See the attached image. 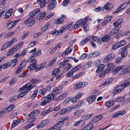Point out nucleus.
<instances>
[{
  "label": "nucleus",
  "instance_id": "29",
  "mask_svg": "<svg viewBox=\"0 0 130 130\" xmlns=\"http://www.w3.org/2000/svg\"><path fill=\"white\" fill-rule=\"evenodd\" d=\"M72 67L71 64L70 63L66 64L64 67V70L67 71L71 68Z\"/></svg>",
  "mask_w": 130,
  "mask_h": 130
},
{
  "label": "nucleus",
  "instance_id": "23",
  "mask_svg": "<svg viewBox=\"0 0 130 130\" xmlns=\"http://www.w3.org/2000/svg\"><path fill=\"white\" fill-rule=\"evenodd\" d=\"M63 124V123L60 119L58 122L56 123L54 126L52 127V128H57L61 126Z\"/></svg>",
  "mask_w": 130,
  "mask_h": 130
},
{
  "label": "nucleus",
  "instance_id": "30",
  "mask_svg": "<svg viewBox=\"0 0 130 130\" xmlns=\"http://www.w3.org/2000/svg\"><path fill=\"white\" fill-rule=\"evenodd\" d=\"M40 80L39 79H32L30 81V83L31 84H33V87H34L35 85V83H38L40 82Z\"/></svg>",
  "mask_w": 130,
  "mask_h": 130
},
{
  "label": "nucleus",
  "instance_id": "13",
  "mask_svg": "<svg viewBox=\"0 0 130 130\" xmlns=\"http://www.w3.org/2000/svg\"><path fill=\"white\" fill-rule=\"evenodd\" d=\"M130 85V78L127 79L125 80L123 83L121 85L122 86L123 89H124L126 87Z\"/></svg>",
  "mask_w": 130,
  "mask_h": 130
},
{
  "label": "nucleus",
  "instance_id": "53",
  "mask_svg": "<svg viewBox=\"0 0 130 130\" xmlns=\"http://www.w3.org/2000/svg\"><path fill=\"white\" fill-rule=\"evenodd\" d=\"M10 66L9 62H7L2 66V67L3 68L5 69L8 68Z\"/></svg>",
  "mask_w": 130,
  "mask_h": 130
},
{
  "label": "nucleus",
  "instance_id": "28",
  "mask_svg": "<svg viewBox=\"0 0 130 130\" xmlns=\"http://www.w3.org/2000/svg\"><path fill=\"white\" fill-rule=\"evenodd\" d=\"M14 23L13 21L10 22L9 21L7 22V28L8 29H10L13 27L15 25L14 24Z\"/></svg>",
  "mask_w": 130,
  "mask_h": 130
},
{
  "label": "nucleus",
  "instance_id": "46",
  "mask_svg": "<svg viewBox=\"0 0 130 130\" xmlns=\"http://www.w3.org/2000/svg\"><path fill=\"white\" fill-rule=\"evenodd\" d=\"M14 107V105L13 104L10 105L7 108H5L7 112H9L13 109Z\"/></svg>",
  "mask_w": 130,
  "mask_h": 130
},
{
  "label": "nucleus",
  "instance_id": "36",
  "mask_svg": "<svg viewBox=\"0 0 130 130\" xmlns=\"http://www.w3.org/2000/svg\"><path fill=\"white\" fill-rule=\"evenodd\" d=\"M106 66L110 70L112 71L115 65L113 63H108L107 64Z\"/></svg>",
  "mask_w": 130,
  "mask_h": 130
},
{
  "label": "nucleus",
  "instance_id": "61",
  "mask_svg": "<svg viewBox=\"0 0 130 130\" xmlns=\"http://www.w3.org/2000/svg\"><path fill=\"white\" fill-rule=\"evenodd\" d=\"M58 30H55L53 31H50L49 32V34L50 35H52L56 34V35H59L60 34H58Z\"/></svg>",
  "mask_w": 130,
  "mask_h": 130
},
{
  "label": "nucleus",
  "instance_id": "14",
  "mask_svg": "<svg viewBox=\"0 0 130 130\" xmlns=\"http://www.w3.org/2000/svg\"><path fill=\"white\" fill-rule=\"evenodd\" d=\"M123 88L121 85L118 86L113 91V93L115 94L120 92L124 89Z\"/></svg>",
  "mask_w": 130,
  "mask_h": 130
},
{
  "label": "nucleus",
  "instance_id": "43",
  "mask_svg": "<svg viewBox=\"0 0 130 130\" xmlns=\"http://www.w3.org/2000/svg\"><path fill=\"white\" fill-rule=\"evenodd\" d=\"M50 26V24L49 23L47 24L42 28V31L43 32H45L48 29V28Z\"/></svg>",
  "mask_w": 130,
  "mask_h": 130
},
{
  "label": "nucleus",
  "instance_id": "35",
  "mask_svg": "<svg viewBox=\"0 0 130 130\" xmlns=\"http://www.w3.org/2000/svg\"><path fill=\"white\" fill-rule=\"evenodd\" d=\"M114 103V101H107L106 104L105 105L108 107L109 108L112 106Z\"/></svg>",
  "mask_w": 130,
  "mask_h": 130
},
{
  "label": "nucleus",
  "instance_id": "60",
  "mask_svg": "<svg viewBox=\"0 0 130 130\" xmlns=\"http://www.w3.org/2000/svg\"><path fill=\"white\" fill-rule=\"evenodd\" d=\"M73 72L71 70L70 71H68L66 74V76L67 77H72L73 76Z\"/></svg>",
  "mask_w": 130,
  "mask_h": 130
},
{
  "label": "nucleus",
  "instance_id": "42",
  "mask_svg": "<svg viewBox=\"0 0 130 130\" xmlns=\"http://www.w3.org/2000/svg\"><path fill=\"white\" fill-rule=\"evenodd\" d=\"M130 72V67L127 68L121 71L120 73L121 74H124Z\"/></svg>",
  "mask_w": 130,
  "mask_h": 130
},
{
  "label": "nucleus",
  "instance_id": "27",
  "mask_svg": "<svg viewBox=\"0 0 130 130\" xmlns=\"http://www.w3.org/2000/svg\"><path fill=\"white\" fill-rule=\"evenodd\" d=\"M53 108L51 107L49 109L46 110H45L42 113H41V115L42 116H45L47 114L50 113L51 111L53 110Z\"/></svg>",
  "mask_w": 130,
  "mask_h": 130
},
{
  "label": "nucleus",
  "instance_id": "50",
  "mask_svg": "<svg viewBox=\"0 0 130 130\" xmlns=\"http://www.w3.org/2000/svg\"><path fill=\"white\" fill-rule=\"evenodd\" d=\"M83 73H80L77 74V75L73 76L72 78V80L73 81L74 79L75 78H77L80 77V76H82L83 75Z\"/></svg>",
  "mask_w": 130,
  "mask_h": 130
},
{
  "label": "nucleus",
  "instance_id": "19",
  "mask_svg": "<svg viewBox=\"0 0 130 130\" xmlns=\"http://www.w3.org/2000/svg\"><path fill=\"white\" fill-rule=\"evenodd\" d=\"M45 66L46 65L44 63L39 65L37 66L36 67L35 69V71L36 72H37L43 69L45 67Z\"/></svg>",
  "mask_w": 130,
  "mask_h": 130
},
{
  "label": "nucleus",
  "instance_id": "17",
  "mask_svg": "<svg viewBox=\"0 0 130 130\" xmlns=\"http://www.w3.org/2000/svg\"><path fill=\"white\" fill-rule=\"evenodd\" d=\"M13 11V9L12 8H11L9 10L5 13L4 16V18L6 19L10 17L12 14Z\"/></svg>",
  "mask_w": 130,
  "mask_h": 130
},
{
  "label": "nucleus",
  "instance_id": "12",
  "mask_svg": "<svg viewBox=\"0 0 130 130\" xmlns=\"http://www.w3.org/2000/svg\"><path fill=\"white\" fill-rule=\"evenodd\" d=\"M47 90L45 88H43L40 90L38 92V95L41 97L44 96L47 93Z\"/></svg>",
  "mask_w": 130,
  "mask_h": 130
},
{
  "label": "nucleus",
  "instance_id": "26",
  "mask_svg": "<svg viewBox=\"0 0 130 130\" xmlns=\"http://www.w3.org/2000/svg\"><path fill=\"white\" fill-rule=\"evenodd\" d=\"M126 44V42L124 40H122L116 43V46H118L119 47H120Z\"/></svg>",
  "mask_w": 130,
  "mask_h": 130
},
{
  "label": "nucleus",
  "instance_id": "10",
  "mask_svg": "<svg viewBox=\"0 0 130 130\" xmlns=\"http://www.w3.org/2000/svg\"><path fill=\"white\" fill-rule=\"evenodd\" d=\"M125 66L122 65L117 67L111 72L112 74H114L118 72L125 69Z\"/></svg>",
  "mask_w": 130,
  "mask_h": 130
},
{
  "label": "nucleus",
  "instance_id": "18",
  "mask_svg": "<svg viewBox=\"0 0 130 130\" xmlns=\"http://www.w3.org/2000/svg\"><path fill=\"white\" fill-rule=\"evenodd\" d=\"M96 96V95H91L87 99V101L89 102V104H91L95 100Z\"/></svg>",
  "mask_w": 130,
  "mask_h": 130
},
{
  "label": "nucleus",
  "instance_id": "7",
  "mask_svg": "<svg viewBox=\"0 0 130 130\" xmlns=\"http://www.w3.org/2000/svg\"><path fill=\"white\" fill-rule=\"evenodd\" d=\"M63 87L62 86H59L54 88L52 91V93L56 95L60 93L62 90Z\"/></svg>",
  "mask_w": 130,
  "mask_h": 130
},
{
  "label": "nucleus",
  "instance_id": "8",
  "mask_svg": "<svg viewBox=\"0 0 130 130\" xmlns=\"http://www.w3.org/2000/svg\"><path fill=\"white\" fill-rule=\"evenodd\" d=\"M73 108V107L70 106L65 109H63L62 110L59 111V113L61 115H63L70 111L72 110Z\"/></svg>",
  "mask_w": 130,
  "mask_h": 130
},
{
  "label": "nucleus",
  "instance_id": "4",
  "mask_svg": "<svg viewBox=\"0 0 130 130\" xmlns=\"http://www.w3.org/2000/svg\"><path fill=\"white\" fill-rule=\"evenodd\" d=\"M28 62H33L32 63L30 64L28 68L29 69L30 71H31L34 70L36 68V63L37 62V60L34 59V58H29L28 59Z\"/></svg>",
  "mask_w": 130,
  "mask_h": 130
},
{
  "label": "nucleus",
  "instance_id": "39",
  "mask_svg": "<svg viewBox=\"0 0 130 130\" xmlns=\"http://www.w3.org/2000/svg\"><path fill=\"white\" fill-rule=\"evenodd\" d=\"M81 65L80 64L78 65L77 66L75 67L72 68L71 70L73 72V73L77 71L78 69H79L81 68Z\"/></svg>",
  "mask_w": 130,
  "mask_h": 130
},
{
  "label": "nucleus",
  "instance_id": "52",
  "mask_svg": "<svg viewBox=\"0 0 130 130\" xmlns=\"http://www.w3.org/2000/svg\"><path fill=\"white\" fill-rule=\"evenodd\" d=\"M55 5L52 4L50 3L48 7V10H51L54 8L55 7Z\"/></svg>",
  "mask_w": 130,
  "mask_h": 130
},
{
  "label": "nucleus",
  "instance_id": "55",
  "mask_svg": "<svg viewBox=\"0 0 130 130\" xmlns=\"http://www.w3.org/2000/svg\"><path fill=\"white\" fill-rule=\"evenodd\" d=\"M20 97V96H19V95L18 96H17V95H15L14 96L12 97L9 100V101L11 102L14 101L16 99H18L19 98V97Z\"/></svg>",
  "mask_w": 130,
  "mask_h": 130
},
{
  "label": "nucleus",
  "instance_id": "1",
  "mask_svg": "<svg viewBox=\"0 0 130 130\" xmlns=\"http://www.w3.org/2000/svg\"><path fill=\"white\" fill-rule=\"evenodd\" d=\"M89 17H87L83 20L81 19L77 21L74 25V28L75 29L78 28L80 25L83 27L84 30L85 31H87L89 29L88 26L87 25L86 22L89 19Z\"/></svg>",
  "mask_w": 130,
  "mask_h": 130
},
{
  "label": "nucleus",
  "instance_id": "58",
  "mask_svg": "<svg viewBox=\"0 0 130 130\" xmlns=\"http://www.w3.org/2000/svg\"><path fill=\"white\" fill-rule=\"evenodd\" d=\"M124 57H122L119 56L117 58L116 60V62L117 63H118L121 61L122 59Z\"/></svg>",
  "mask_w": 130,
  "mask_h": 130
},
{
  "label": "nucleus",
  "instance_id": "37",
  "mask_svg": "<svg viewBox=\"0 0 130 130\" xmlns=\"http://www.w3.org/2000/svg\"><path fill=\"white\" fill-rule=\"evenodd\" d=\"M63 21V19L62 18H60L58 19H56L55 23L56 24H61Z\"/></svg>",
  "mask_w": 130,
  "mask_h": 130
},
{
  "label": "nucleus",
  "instance_id": "6",
  "mask_svg": "<svg viewBox=\"0 0 130 130\" xmlns=\"http://www.w3.org/2000/svg\"><path fill=\"white\" fill-rule=\"evenodd\" d=\"M88 84L87 83L85 82H80L74 86V88L76 89L82 88Z\"/></svg>",
  "mask_w": 130,
  "mask_h": 130
},
{
  "label": "nucleus",
  "instance_id": "41",
  "mask_svg": "<svg viewBox=\"0 0 130 130\" xmlns=\"http://www.w3.org/2000/svg\"><path fill=\"white\" fill-rule=\"evenodd\" d=\"M92 115V113L85 115L83 116L82 118L84 120H87L90 118Z\"/></svg>",
  "mask_w": 130,
  "mask_h": 130
},
{
  "label": "nucleus",
  "instance_id": "48",
  "mask_svg": "<svg viewBox=\"0 0 130 130\" xmlns=\"http://www.w3.org/2000/svg\"><path fill=\"white\" fill-rule=\"evenodd\" d=\"M84 111V110L83 109L78 110L76 111L74 114V115L77 116L81 114L82 112H83Z\"/></svg>",
  "mask_w": 130,
  "mask_h": 130
},
{
  "label": "nucleus",
  "instance_id": "34",
  "mask_svg": "<svg viewBox=\"0 0 130 130\" xmlns=\"http://www.w3.org/2000/svg\"><path fill=\"white\" fill-rule=\"evenodd\" d=\"M110 37L109 36L107 35H106L101 39L102 41L104 42H106L109 40Z\"/></svg>",
  "mask_w": 130,
  "mask_h": 130
},
{
  "label": "nucleus",
  "instance_id": "31",
  "mask_svg": "<svg viewBox=\"0 0 130 130\" xmlns=\"http://www.w3.org/2000/svg\"><path fill=\"white\" fill-rule=\"evenodd\" d=\"M45 15V13L42 12L38 14L37 16V19L38 20H40L42 19Z\"/></svg>",
  "mask_w": 130,
  "mask_h": 130
},
{
  "label": "nucleus",
  "instance_id": "5",
  "mask_svg": "<svg viewBox=\"0 0 130 130\" xmlns=\"http://www.w3.org/2000/svg\"><path fill=\"white\" fill-rule=\"evenodd\" d=\"M129 48V46H128V45H126L119 50V53L121 54L122 57H125L127 56V53L126 48Z\"/></svg>",
  "mask_w": 130,
  "mask_h": 130
},
{
  "label": "nucleus",
  "instance_id": "47",
  "mask_svg": "<svg viewBox=\"0 0 130 130\" xmlns=\"http://www.w3.org/2000/svg\"><path fill=\"white\" fill-rule=\"evenodd\" d=\"M59 45H60L59 44H58L51 51L50 53L51 54H53L56 50L57 49V48H60V47L59 46Z\"/></svg>",
  "mask_w": 130,
  "mask_h": 130
},
{
  "label": "nucleus",
  "instance_id": "51",
  "mask_svg": "<svg viewBox=\"0 0 130 130\" xmlns=\"http://www.w3.org/2000/svg\"><path fill=\"white\" fill-rule=\"evenodd\" d=\"M57 58L56 57L54 58L48 64V67H49L51 66L52 64H54L56 62Z\"/></svg>",
  "mask_w": 130,
  "mask_h": 130
},
{
  "label": "nucleus",
  "instance_id": "54",
  "mask_svg": "<svg viewBox=\"0 0 130 130\" xmlns=\"http://www.w3.org/2000/svg\"><path fill=\"white\" fill-rule=\"evenodd\" d=\"M105 65L104 64H101L99 67L97 69V71H101L103 70L104 68Z\"/></svg>",
  "mask_w": 130,
  "mask_h": 130
},
{
  "label": "nucleus",
  "instance_id": "22",
  "mask_svg": "<svg viewBox=\"0 0 130 130\" xmlns=\"http://www.w3.org/2000/svg\"><path fill=\"white\" fill-rule=\"evenodd\" d=\"M41 54V50H40L35 53H33L31 54L29 58H33L37 56H40Z\"/></svg>",
  "mask_w": 130,
  "mask_h": 130
},
{
  "label": "nucleus",
  "instance_id": "59",
  "mask_svg": "<svg viewBox=\"0 0 130 130\" xmlns=\"http://www.w3.org/2000/svg\"><path fill=\"white\" fill-rule=\"evenodd\" d=\"M66 29H67V27L65 26H64L60 30H58V34H61L63 32V31Z\"/></svg>",
  "mask_w": 130,
  "mask_h": 130
},
{
  "label": "nucleus",
  "instance_id": "45",
  "mask_svg": "<svg viewBox=\"0 0 130 130\" xmlns=\"http://www.w3.org/2000/svg\"><path fill=\"white\" fill-rule=\"evenodd\" d=\"M125 98V97L124 96L119 97L116 99L115 101L118 102H121L124 100Z\"/></svg>",
  "mask_w": 130,
  "mask_h": 130
},
{
  "label": "nucleus",
  "instance_id": "56",
  "mask_svg": "<svg viewBox=\"0 0 130 130\" xmlns=\"http://www.w3.org/2000/svg\"><path fill=\"white\" fill-rule=\"evenodd\" d=\"M15 51L13 48H11L7 53V55L9 56L12 55Z\"/></svg>",
  "mask_w": 130,
  "mask_h": 130
},
{
  "label": "nucleus",
  "instance_id": "63",
  "mask_svg": "<svg viewBox=\"0 0 130 130\" xmlns=\"http://www.w3.org/2000/svg\"><path fill=\"white\" fill-rule=\"evenodd\" d=\"M67 62L68 61H64L60 63L59 64L60 68H61L62 67H63L64 65H65Z\"/></svg>",
  "mask_w": 130,
  "mask_h": 130
},
{
  "label": "nucleus",
  "instance_id": "3",
  "mask_svg": "<svg viewBox=\"0 0 130 130\" xmlns=\"http://www.w3.org/2000/svg\"><path fill=\"white\" fill-rule=\"evenodd\" d=\"M40 10L39 9H37L32 11L30 13V17L24 22V24H26L33 19L34 17L39 12H40Z\"/></svg>",
  "mask_w": 130,
  "mask_h": 130
},
{
  "label": "nucleus",
  "instance_id": "2",
  "mask_svg": "<svg viewBox=\"0 0 130 130\" xmlns=\"http://www.w3.org/2000/svg\"><path fill=\"white\" fill-rule=\"evenodd\" d=\"M33 86V84H31L30 82L26 84L20 89V90L22 91L19 94V96L21 97L25 95L27 93H28L34 87Z\"/></svg>",
  "mask_w": 130,
  "mask_h": 130
},
{
  "label": "nucleus",
  "instance_id": "24",
  "mask_svg": "<svg viewBox=\"0 0 130 130\" xmlns=\"http://www.w3.org/2000/svg\"><path fill=\"white\" fill-rule=\"evenodd\" d=\"M92 37L91 36H88L83 41H82L80 42V45L81 46L83 44H84L85 43H86L89 40H90V39Z\"/></svg>",
  "mask_w": 130,
  "mask_h": 130
},
{
  "label": "nucleus",
  "instance_id": "16",
  "mask_svg": "<svg viewBox=\"0 0 130 130\" xmlns=\"http://www.w3.org/2000/svg\"><path fill=\"white\" fill-rule=\"evenodd\" d=\"M39 110L38 109L34 110L28 115V117H32L36 116L39 113Z\"/></svg>",
  "mask_w": 130,
  "mask_h": 130
},
{
  "label": "nucleus",
  "instance_id": "11",
  "mask_svg": "<svg viewBox=\"0 0 130 130\" xmlns=\"http://www.w3.org/2000/svg\"><path fill=\"white\" fill-rule=\"evenodd\" d=\"M41 100L42 102L41 103L40 105L42 106H44L47 103L50 102V100L49 99H48L47 96L42 98Z\"/></svg>",
  "mask_w": 130,
  "mask_h": 130
},
{
  "label": "nucleus",
  "instance_id": "49",
  "mask_svg": "<svg viewBox=\"0 0 130 130\" xmlns=\"http://www.w3.org/2000/svg\"><path fill=\"white\" fill-rule=\"evenodd\" d=\"M118 30L116 28H114L110 33L109 34L111 35H113L115 34L118 32Z\"/></svg>",
  "mask_w": 130,
  "mask_h": 130
},
{
  "label": "nucleus",
  "instance_id": "64",
  "mask_svg": "<svg viewBox=\"0 0 130 130\" xmlns=\"http://www.w3.org/2000/svg\"><path fill=\"white\" fill-rule=\"evenodd\" d=\"M87 54L86 53H84L83 54L79 57L80 60H83L85 59L87 57Z\"/></svg>",
  "mask_w": 130,
  "mask_h": 130
},
{
  "label": "nucleus",
  "instance_id": "15",
  "mask_svg": "<svg viewBox=\"0 0 130 130\" xmlns=\"http://www.w3.org/2000/svg\"><path fill=\"white\" fill-rule=\"evenodd\" d=\"M21 122V120L20 119H17L14 120L10 128L11 129L14 128L15 127L18 125Z\"/></svg>",
  "mask_w": 130,
  "mask_h": 130
},
{
  "label": "nucleus",
  "instance_id": "33",
  "mask_svg": "<svg viewBox=\"0 0 130 130\" xmlns=\"http://www.w3.org/2000/svg\"><path fill=\"white\" fill-rule=\"evenodd\" d=\"M113 79L111 78H109L107 79L103 83V85L105 86L108 84L111 83Z\"/></svg>",
  "mask_w": 130,
  "mask_h": 130
},
{
  "label": "nucleus",
  "instance_id": "40",
  "mask_svg": "<svg viewBox=\"0 0 130 130\" xmlns=\"http://www.w3.org/2000/svg\"><path fill=\"white\" fill-rule=\"evenodd\" d=\"M35 22V21L33 20L29 23H26V24L25 25L26 27L28 28L29 27L32 26L34 24Z\"/></svg>",
  "mask_w": 130,
  "mask_h": 130
},
{
  "label": "nucleus",
  "instance_id": "38",
  "mask_svg": "<svg viewBox=\"0 0 130 130\" xmlns=\"http://www.w3.org/2000/svg\"><path fill=\"white\" fill-rule=\"evenodd\" d=\"M55 94H53L52 93L51 94H49L48 95L47 97L48 99H49L50 100V102L51 101V100H53L56 97L55 96Z\"/></svg>",
  "mask_w": 130,
  "mask_h": 130
},
{
  "label": "nucleus",
  "instance_id": "20",
  "mask_svg": "<svg viewBox=\"0 0 130 130\" xmlns=\"http://www.w3.org/2000/svg\"><path fill=\"white\" fill-rule=\"evenodd\" d=\"M103 117L102 115H99L95 117L92 120V122H96L101 119Z\"/></svg>",
  "mask_w": 130,
  "mask_h": 130
},
{
  "label": "nucleus",
  "instance_id": "21",
  "mask_svg": "<svg viewBox=\"0 0 130 130\" xmlns=\"http://www.w3.org/2000/svg\"><path fill=\"white\" fill-rule=\"evenodd\" d=\"M60 68L55 69L52 72V76L53 77H54L56 76V75L58 74L60 71Z\"/></svg>",
  "mask_w": 130,
  "mask_h": 130
},
{
  "label": "nucleus",
  "instance_id": "25",
  "mask_svg": "<svg viewBox=\"0 0 130 130\" xmlns=\"http://www.w3.org/2000/svg\"><path fill=\"white\" fill-rule=\"evenodd\" d=\"M113 6L112 4L107 3L105 5L104 8L106 10H110L112 8Z\"/></svg>",
  "mask_w": 130,
  "mask_h": 130
},
{
  "label": "nucleus",
  "instance_id": "9",
  "mask_svg": "<svg viewBox=\"0 0 130 130\" xmlns=\"http://www.w3.org/2000/svg\"><path fill=\"white\" fill-rule=\"evenodd\" d=\"M115 57V54L113 53H112L109 54L104 59L103 62L104 63H106Z\"/></svg>",
  "mask_w": 130,
  "mask_h": 130
},
{
  "label": "nucleus",
  "instance_id": "44",
  "mask_svg": "<svg viewBox=\"0 0 130 130\" xmlns=\"http://www.w3.org/2000/svg\"><path fill=\"white\" fill-rule=\"evenodd\" d=\"M17 59L15 58L12 60L10 62V66L12 67H13L15 65L16 63L17 62Z\"/></svg>",
  "mask_w": 130,
  "mask_h": 130
},
{
  "label": "nucleus",
  "instance_id": "57",
  "mask_svg": "<svg viewBox=\"0 0 130 130\" xmlns=\"http://www.w3.org/2000/svg\"><path fill=\"white\" fill-rule=\"evenodd\" d=\"M82 122V120L75 122L74 124V126H79Z\"/></svg>",
  "mask_w": 130,
  "mask_h": 130
},
{
  "label": "nucleus",
  "instance_id": "32",
  "mask_svg": "<svg viewBox=\"0 0 130 130\" xmlns=\"http://www.w3.org/2000/svg\"><path fill=\"white\" fill-rule=\"evenodd\" d=\"M73 46H70L68 48L66 49L64 52V54L65 55H67L70 53L73 49Z\"/></svg>",
  "mask_w": 130,
  "mask_h": 130
},
{
  "label": "nucleus",
  "instance_id": "62",
  "mask_svg": "<svg viewBox=\"0 0 130 130\" xmlns=\"http://www.w3.org/2000/svg\"><path fill=\"white\" fill-rule=\"evenodd\" d=\"M91 36L92 37V38L90 39V40L91 39L93 41L95 42H99V38L96 36H94L93 37L92 36Z\"/></svg>",
  "mask_w": 130,
  "mask_h": 130
}]
</instances>
